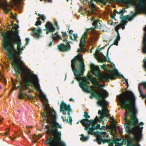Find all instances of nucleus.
<instances>
[{
	"label": "nucleus",
	"instance_id": "nucleus-1",
	"mask_svg": "<svg viewBox=\"0 0 146 146\" xmlns=\"http://www.w3.org/2000/svg\"><path fill=\"white\" fill-rule=\"evenodd\" d=\"M117 97L121 108L125 110L124 120L126 131L128 133L134 134L135 136L133 140L138 142L141 139L144 123L141 122L138 123V119L134 115L135 112L134 96L131 92L126 91Z\"/></svg>",
	"mask_w": 146,
	"mask_h": 146
},
{
	"label": "nucleus",
	"instance_id": "nucleus-2",
	"mask_svg": "<svg viewBox=\"0 0 146 146\" xmlns=\"http://www.w3.org/2000/svg\"><path fill=\"white\" fill-rule=\"evenodd\" d=\"M40 100L44 106V111L41 113L43 120L49 125L46 127L47 133L50 136H53L55 138V140L53 139L50 137L46 141V144L49 145V146H66L65 143L61 141V132H57V128H61V127L56 122L55 111L49 107L47 100Z\"/></svg>",
	"mask_w": 146,
	"mask_h": 146
},
{
	"label": "nucleus",
	"instance_id": "nucleus-3",
	"mask_svg": "<svg viewBox=\"0 0 146 146\" xmlns=\"http://www.w3.org/2000/svg\"><path fill=\"white\" fill-rule=\"evenodd\" d=\"M79 86L84 92L91 94V95L98 99V104L102 106V110H99V113L100 114V117L102 118L104 115H107V112L108 109L106 106L108 105V103L105 100V99L108 96V93L105 90H100L98 89L97 92H100V93L98 94L96 92H92L89 89L86 84V81H83L82 82H79Z\"/></svg>",
	"mask_w": 146,
	"mask_h": 146
},
{
	"label": "nucleus",
	"instance_id": "nucleus-4",
	"mask_svg": "<svg viewBox=\"0 0 146 146\" xmlns=\"http://www.w3.org/2000/svg\"><path fill=\"white\" fill-rule=\"evenodd\" d=\"M71 67L76 78L79 81L84 79L81 77V73L84 70V64L83 58L81 56H78L74 58L71 61Z\"/></svg>",
	"mask_w": 146,
	"mask_h": 146
},
{
	"label": "nucleus",
	"instance_id": "nucleus-5",
	"mask_svg": "<svg viewBox=\"0 0 146 146\" xmlns=\"http://www.w3.org/2000/svg\"><path fill=\"white\" fill-rule=\"evenodd\" d=\"M107 112V115H104L102 118H101L100 117V114L98 113L100 115L99 118L96 117L95 120H90V123L89 124L88 123V120L86 119H83L80 121L81 123L85 127L84 128L85 130H88V134L92 133L93 131L96 129H100V125L98 124L97 122H101L103 124H104V121L103 120V118L104 117H109V116L108 113L109 111L108 110ZM98 113H99V111Z\"/></svg>",
	"mask_w": 146,
	"mask_h": 146
},
{
	"label": "nucleus",
	"instance_id": "nucleus-6",
	"mask_svg": "<svg viewBox=\"0 0 146 146\" xmlns=\"http://www.w3.org/2000/svg\"><path fill=\"white\" fill-rule=\"evenodd\" d=\"M90 68L92 74L98 77L99 80L103 82H104L110 79L114 80L116 76H119L118 72L116 71L113 72L111 74L107 73H104L101 75L100 74L99 67L93 64H91Z\"/></svg>",
	"mask_w": 146,
	"mask_h": 146
},
{
	"label": "nucleus",
	"instance_id": "nucleus-7",
	"mask_svg": "<svg viewBox=\"0 0 146 146\" xmlns=\"http://www.w3.org/2000/svg\"><path fill=\"white\" fill-rule=\"evenodd\" d=\"M90 20L92 21L93 22L92 23V25L94 26V28L91 27L87 29L86 31L83 34L80 41V48L78 49V52H84V51L85 49L84 46L85 42V38L87 37L88 36L87 33L88 31L90 30H94V29L96 28L98 26L97 24L99 22V19H97L96 20L92 17L90 19Z\"/></svg>",
	"mask_w": 146,
	"mask_h": 146
},
{
	"label": "nucleus",
	"instance_id": "nucleus-8",
	"mask_svg": "<svg viewBox=\"0 0 146 146\" xmlns=\"http://www.w3.org/2000/svg\"><path fill=\"white\" fill-rule=\"evenodd\" d=\"M125 11L124 9H123L121 10L118 12V14H121L120 16V18L122 19V21L120 23L115 27V30L117 31L118 29H120L121 28L122 29H123L125 28L124 26L126 25V23L127 22V20L131 21L133 19L136 15L137 13L136 11V13H134L132 15L129 16L127 15L124 17L123 16V14L124 13Z\"/></svg>",
	"mask_w": 146,
	"mask_h": 146
},
{
	"label": "nucleus",
	"instance_id": "nucleus-9",
	"mask_svg": "<svg viewBox=\"0 0 146 146\" xmlns=\"http://www.w3.org/2000/svg\"><path fill=\"white\" fill-rule=\"evenodd\" d=\"M70 108V104L67 105L63 101L61 102L60 106V111L64 114H66V112H67V114L68 115V118L66 119L64 116H62L61 118L63 121H66L68 123L71 124L72 123V119L70 115V112L71 111Z\"/></svg>",
	"mask_w": 146,
	"mask_h": 146
},
{
	"label": "nucleus",
	"instance_id": "nucleus-10",
	"mask_svg": "<svg viewBox=\"0 0 146 146\" xmlns=\"http://www.w3.org/2000/svg\"><path fill=\"white\" fill-rule=\"evenodd\" d=\"M139 4L136 5L135 9L137 13L143 12L146 14V0H137Z\"/></svg>",
	"mask_w": 146,
	"mask_h": 146
},
{
	"label": "nucleus",
	"instance_id": "nucleus-11",
	"mask_svg": "<svg viewBox=\"0 0 146 146\" xmlns=\"http://www.w3.org/2000/svg\"><path fill=\"white\" fill-rule=\"evenodd\" d=\"M116 1L117 2H122L132 5H134L135 4L134 0H95L97 2H99L104 4H106L108 1Z\"/></svg>",
	"mask_w": 146,
	"mask_h": 146
},
{
	"label": "nucleus",
	"instance_id": "nucleus-12",
	"mask_svg": "<svg viewBox=\"0 0 146 146\" xmlns=\"http://www.w3.org/2000/svg\"><path fill=\"white\" fill-rule=\"evenodd\" d=\"M108 138V135L107 134L106 132H101L99 133V135L97 137L96 141L99 144H100L102 142L103 143H105L104 140L105 139H103L102 137Z\"/></svg>",
	"mask_w": 146,
	"mask_h": 146
},
{
	"label": "nucleus",
	"instance_id": "nucleus-13",
	"mask_svg": "<svg viewBox=\"0 0 146 146\" xmlns=\"http://www.w3.org/2000/svg\"><path fill=\"white\" fill-rule=\"evenodd\" d=\"M86 77L88 80H90L92 83V84L94 86H97L98 87V88L100 87L103 86V84H99L98 81L97 79L95 77H94L90 75L89 74L87 75Z\"/></svg>",
	"mask_w": 146,
	"mask_h": 146
},
{
	"label": "nucleus",
	"instance_id": "nucleus-14",
	"mask_svg": "<svg viewBox=\"0 0 146 146\" xmlns=\"http://www.w3.org/2000/svg\"><path fill=\"white\" fill-rule=\"evenodd\" d=\"M31 30L32 32L31 35L34 37L37 38L40 37L41 31L40 28H38L37 29L32 28L31 29Z\"/></svg>",
	"mask_w": 146,
	"mask_h": 146
},
{
	"label": "nucleus",
	"instance_id": "nucleus-15",
	"mask_svg": "<svg viewBox=\"0 0 146 146\" xmlns=\"http://www.w3.org/2000/svg\"><path fill=\"white\" fill-rule=\"evenodd\" d=\"M58 49L61 51L67 52L70 48V45L68 43L66 44H60L57 46Z\"/></svg>",
	"mask_w": 146,
	"mask_h": 146
},
{
	"label": "nucleus",
	"instance_id": "nucleus-16",
	"mask_svg": "<svg viewBox=\"0 0 146 146\" xmlns=\"http://www.w3.org/2000/svg\"><path fill=\"white\" fill-rule=\"evenodd\" d=\"M46 29L44 30H47L46 34H48L49 32H53L55 31V29L53 26L52 24L50 22H47L45 25Z\"/></svg>",
	"mask_w": 146,
	"mask_h": 146
},
{
	"label": "nucleus",
	"instance_id": "nucleus-17",
	"mask_svg": "<svg viewBox=\"0 0 146 146\" xmlns=\"http://www.w3.org/2000/svg\"><path fill=\"white\" fill-rule=\"evenodd\" d=\"M111 125V135L113 136L114 134L115 133V128L116 124L115 123V121L113 117H110Z\"/></svg>",
	"mask_w": 146,
	"mask_h": 146
},
{
	"label": "nucleus",
	"instance_id": "nucleus-18",
	"mask_svg": "<svg viewBox=\"0 0 146 146\" xmlns=\"http://www.w3.org/2000/svg\"><path fill=\"white\" fill-rule=\"evenodd\" d=\"M145 33L143 38V52L144 53H146V26L144 28Z\"/></svg>",
	"mask_w": 146,
	"mask_h": 146
},
{
	"label": "nucleus",
	"instance_id": "nucleus-19",
	"mask_svg": "<svg viewBox=\"0 0 146 146\" xmlns=\"http://www.w3.org/2000/svg\"><path fill=\"white\" fill-rule=\"evenodd\" d=\"M118 139H116L111 140L110 139H106L104 141L105 143H108L109 146H112L113 144L116 142V140H117Z\"/></svg>",
	"mask_w": 146,
	"mask_h": 146
},
{
	"label": "nucleus",
	"instance_id": "nucleus-20",
	"mask_svg": "<svg viewBox=\"0 0 146 146\" xmlns=\"http://www.w3.org/2000/svg\"><path fill=\"white\" fill-rule=\"evenodd\" d=\"M22 89L21 88L20 86H19V90L18 93V98L19 99H22L25 98V96L26 95L24 92H22L21 91Z\"/></svg>",
	"mask_w": 146,
	"mask_h": 146
},
{
	"label": "nucleus",
	"instance_id": "nucleus-21",
	"mask_svg": "<svg viewBox=\"0 0 146 146\" xmlns=\"http://www.w3.org/2000/svg\"><path fill=\"white\" fill-rule=\"evenodd\" d=\"M42 137V136L41 134H39L38 135H34L33 136L32 142L33 143H34L36 142L37 140L41 138Z\"/></svg>",
	"mask_w": 146,
	"mask_h": 146
},
{
	"label": "nucleus",
	"instance_id": "nucleus-22",
	"mask_svg": "<svg viewBox=\"0 0 146 146\" xmlns=\"http://www.w3.org/2000/svg\"><path fill=\"white\" fill-rule=\"evenodd\" d=\"M119 29H118L117 31L116 30H115V31L117 32V35L116 38V39L114 40L113 42V44L115 45H118V42L119 40H120V37L119 36V34L118 32V30Z\"/></svg>",
	"mask_w": 146,
	"mask_h": 146
},
{
	"label": "nucleus",
	"instance_id": "nucleus-23",
	"mask_svg": "<svg viewBox=\"0 0 146 146\" xmlns=\"http://www.w3.org/2000/svg\"><path fill=\"white\" fill-rule=\"evenodd\" d=\"M0 81L1 82L3 81L5 85H6L7 84V81L4 77L3 74L1 71H0Z\"/></svg>",
	"mask_w": 146,
	"mask_h": 146
},
{
	"label": "nucleus",
	"instance_id": "nucleus-24",
	"mask_svg": "<svg viewBox=\"0 0 146 146\" xmlns=\"http://www.w3.org/2000/svg\"><path fill=\"white\" fill-rule=\"evenodd\" d=\"M132 141H131L130 142H128L127 145V146H140L139 143L137 142L136 143H134L133 144H132Z\"/></svg>",
	"mask_w": 146,
	"mask_h": 146
},
{
	"label": "nucleus",
	"instance_id": "nucleus-25",
	"mask_svg": "<svg viewBox=\"0 0 146 146\" xmlns=\"http://www.w3.org/2000/svg\"><path fill=\"white\" fill-rule=\"evenodd\" d=\"M70 39L72 40H76L78 37L77 34H74L72 35H70L69 36Z\"/></svg>",
	"mask_w": 146,
	"mask_h": 146
},
{
	"label": "nucleus",
	"instance_id": "nucleus-26",
	"mask_svg": "<svg viewBox=\"0 0 146 146\" xmlns=\"http://www.w3.org/2000/svg\"><path fill=\"white\" fill-rule=\"evenodd\" d=\"M52 38L54 40H58L60 38V36L57 33H55L52 36Z\"/></svg>",
	"mask_w": 146,
	"mask_h": 146
},
{
	"label": "nucleus",
	"instance_id": "nucleus-27",
	"mask_svg": "<svg viewBox=\"0 0 146 146\" xmlns=\"http://www.w3.org/2000/svg\"><path fill=\"white\" fill-rule=\"evenodd\" d=\"M90 6L91 8V9L92 11H93L95 8V5L93 3L92 1L91 0L90 5Z\"/></svg>",
	"mask_w": 146,
	"mask_h": 146
},
{
	"label": "nucleus",
	"instance_id": "nucleus-28",
	"mask_svg": "<svg viewBox=\"0 0 146 146\" xmlns=\"http://www.w3.org/2000/svg\"><path fill=\"white\" fill-rule=\"evenodd\" d=\"M81 136H82L80 139L81 140H83L84 141H87L88 138V137H84L83 134H82Z\"/></svg>",
	"mask_w": 146,
	"mask_h": 146
},
{
	"label": "nucleus",
	"instance_id": "nucleus-29",
	"mask_svg": "<svg viewBox=\"0 0 146 146\" xmlns=\"http://www.w3.org/2000/svg\"><path fill=\"white\" fill-rule=\"evenodd\" d=\"M116 14H118V12L115 9H114L113 11V15H112V14H111V17L112 19L114 18Z\"/></svg>",
	"mask_w": 146,
	"mask_h": 146
},
{
	"label": "nucleus",
	"instance_id": "nucleus-30",
	"mask_svg": "<svg viewBox=\"0 0 146 146\" xmlns=\"http://www.w3.org/2000/svg\"><path fill=\"white\" fill-rule=\"evenodd\" d=\"M38 20L36 22L35 25L36 26L40 25L42 23L40 21V19L39 18H37Z\"/></svg>",
	"mask_w": 146,
	"mask_h": 146
},
{
	"label": "nucleus",
	"instance_id": "nucleus-31",
	"mask_svg": "<svg viewBox=\"0 0 146 146\" xmlns=\"http://www.w3.org/2000/svg\"><path fill=\"white\" fill-rule=\"evenodd\" d=\"M83 116L86 119H88L90 117L89 115L88 114V112H84Z\"/></svg>",
	"mask_w": 146,
	"mask_h": 146
},
{
	"label": "nucleus",
	"instance_id": "nucleus-32",
	"mask_svg": "<svg viewBox=\"0 0 146 146\" xmlns=\"http://www.w3.org/2000/svg\"><path fill=\"white\" fill-rule=\"evenodd\" d=\"M10 131V129L9 128H7L6 129V132L5 133V135L7 136L9 135Z\"/></svg>",
	"mask_w": 146,
	"mask_h": 146
},
{
	"label": "nucleus",
	"instance_id": "nucleus-33",
	"mask_svg": "<svg viewBox=\"0 0 146 146\" xmlns=\"http://www.w3.org/2000/svg\"><path fill=\"white\" fill-rule=\"evenodd\" d=\"M115 146H123L122 143H119L117 142L115 143Z\"/></svg>",
	"mask_w": 146,
	"mask_h": 146
},
{
	"label": "nucleus",
	"instance_id": "nucleus-34",
	"mask_svg": "<svg viewBox=\"0 0 146 146\" xmlns=\"http://www.w3.org/2000/svg\"><path fill=\"white\" fill-rule=\"evenodd\" d=\"M39 15V16L40 17L41 19L42 20L44 21L46 17L43 15Z\"/></svg>",
	"mask_w": 146,
	"mask_h": 146
},
{
	"label": "nucleus",
	"instance_id": "nucleus-35",
	"mask_svg": "<svg viewBox=\"0 0 146 146\" xmlns=\"http://www.w3.org/2000/svg\"><path fill=\"white\" fill-rule=\"evenodd\" d=\"M94 86H90V88L92 90V92L95 91H96V90L95 89V87Z\"/></svg>",
	"mask_w": 146,
	"mask_h": 146
},
{
	"label": "nucleus",
	"instance_id": "nucleus-36",
	"mask_svg": "<svg viewBox=\"0 0 146 146\" xmlns=\"http://www.w3.org/2000/svg\"><path fill=\"white\" fill-rule=\"evenodd\" d=\"M101 68L103 70H105L106 69V66L105 64H103L102 65L100 66Z\"/></svg>",
	"mask_w": 146,
	"mask_h": 146
},
{
	"label": "nucleus",
	"instance_id": "nucleus-37",
	"mask_svg": "<svg viewBox=\"0 0 146 146\" xmlns=\"http://www.w3.org/2000/svg\"><path fill=\"white\" fill-rule=\"evenodd\" d=\"M143 63H144V67L146 71V59L144 60Z\"/></svg>",
	"mask_w": 146,
	"mask_h": 146
},
{
	"label": "nucleus",
	"instance_id": "nucleus-38",
	"mask_svg": "<svg viewBox=\"0 0 146 146\" xmlns=\"http://www.w3.org/2000/svg\"><path fill=\"white\" fill-rule=\"evenodd\" d=\"M12 83L13 85L14 86L13 87V88L11 90V92L13 91L14 89H16V87H15L16 85L12 81Z\"/></svg>",
	"mask_w": 146,
	"mask_h": 146
},
{
	"label": "nucleus",
	"instance_id": "nucleus-39",
	"mask_svg": "<svg viewBox=\"0 0 146 146\" xmlns=\"http://www.w3.org/2000/svg\"><path fill=\"white\" fill-rule=\"evenodd\" d=\"M63 34V36L65 37H67L68 36L66 33V32H62Z\"/></svg>",
	"mask_w": 146,
	"mask_h": 146
},
{
	"label": "nucleus",
	"instance_id": "nucleus-40",
	"mask_svg": "<svg viewBox=\"0 0 146 146\" xmlns=\"http://www.w3.org/2000/svg\"><path fill=\"white\" fill-rule=\"evenodd\" d=\"M141 96L142 98H146V94H143L141 92Z\"/></svg>",
	"mask_w": 146,
	"mask_h": 146
},
{
	"label": "nucleus",
	"instance_id": "nucleus-41",
	"mask_svg": "<svg viewBox=\"0 0 146 146\" xmlns=\"http://www.w3.org/2000/svg\"><path fill=\"white\" fill-rule=\"evenodd\" d=\"M40 1H44L45 2H52V0H40Z\"/></svg>",
	"mask_w": 146,
	"mask_h": 146
},
{
	"label": "nucleus",
	"instance_id": "nucleus-42",
	"mask_svg": "<svg viewBox=\"0 0 146 146\" xmlns=\"http://www.w3.org/2000/svg\"><path fill=\"white\" fill-rule=\"evenodd\" d=\"M73 31L72 30H69V33L70 34V35H72V33H73Z\"/></svg>",
	"mask_w": 146,
	"mask_h": 146
},
{
	"label": "nucleus",
	"instance_id": "nucleus-43",
	"mask_svg": "<svg viewBox=\"0 0 146 146\" xmlns=\"http://www.w3.org/2000/svg\"><path fill=\"white\" fill-rule=\"evenodd\" d=\"M11 18H13L14 19H15L16 18V17L15 16H14L13 14L11 13Z\"/></svg>",
	"mask_w": 146,
	"mask_h": 146
},
{
	"label": "nucleus",
	"instance_id": "nucleus-44",
	"mask_svg": "<svg viewBox=\"0 0 146 146\" xmlns=\"http://www.w3.org/2000/svg\"><path fill=\"white\" fill-rule=\"evenodd\" d=\"M25 41L26 42V44H27L29 42V39L28 38H26L25 39Z\"/></svg>",
	"mask_w": 146,
	"mask_h": 146
},
{
	"label": "nucleus",
	"instance_id": "nucleus-45",
	"mask_svg": "<svg viewBox=\"0 0 146 146\" xmlns=\"http://www.w3.org/2000/svg\"><path fill=\"white\" fill-rule=\"evenodd\" d=\"M27 96V95L26 96ZM27 97L29 98H32V95H27Z\"/></svg>",
	"mask_w": 146,
	"mask_h": 146
},
{
	"label": "nucleus",
	"instance_id": "nucleus-46",
	"mask_svg": "<svg viewBox=\"0 0 146 146\" xmlns=\"http://www.w3.org/2000/svg\"><path fill=\"white\" fill-rule=\"evenodd\" d=\"M17 136H14L12 138H11V139L12 140H13L17 138Z\"/></svg>",
	"mask_w": 146,
	"mask_h": 146
},
{
	"label": "nucleus",
	"instance_id": "nucleus-47",
	"mask_svg": "<svg viewBox=\"0 0 146 146\" xmlns=\"http://www.w3.org/2000/svg\"><path fill=\"white\" fill-rule=\"evenodd\" d=\"M27 128H33V127H32V126H27Z\"/></svg>",
	"mask_w": 146,
	"mask_h": 146
},
{
	"label": "nucleus",
	"instance_id": "nucleus-48",
	"mask_svg": "<svg viewBox=\"0 0 146 146\" xmlns=\"http://www.w3.org/2000/svg\"><path fill=\"white\" fill-rule=\"evenodd\" d=\"M106 60L107 61H108L110 62V58H108L107 59H106Z\"/></svg>",
	"mask_w": 146,
	"mask_h": 146
},
{
	"label": "nucleus",
	"instance_id": "nucleus-49",
	"mask_svg": "<svg viewBox=\"0 0 146 146\" xmlns=\"http://www.w3.org/2000/svg\"><path fill=\"white\" fill-rule=\"evenodd\" d=\"M144 88H146V83L144 84Z\"/></svg>",
	"mask_w": 146,
	"mask_h": 146
},
{
	"label": "nucleus",
	"instance_id": "nucleus-50",
	"mask_svg": "<svg viewBox=\"0 0 146 146\" xmlns=\"http://www.w3.org/2000/svg\"><path fill=\"white\" fill-rule=\"evenodd\" d=\"M125 82L127 84H128V82H127V81L125 79Z\"/></svg>",
	"mask_w": 146,
	"mask_h": 146
},
{
	"label": "nucleus",
	"instance_id": "nucleus-51",
	"mask_svg": "<svg viewBox=\"0 0 146 146\" xmlns=\"http://www.w3.org/2000/svg\"><path fill=\"white\" fill-rule=\"evenodd\" d=\"M52 42H51L50 43V44H49V46H51L52 45Z\"/></svg>",
	"mask_w": 146,
	"mask_h": 146
},
{
	"label": "nucleus",
	"instance_id": "nucleus-52",
	"mask_svg": "<svg viewBox=\"0 0 146 146\" xmlns=\"http://www.w3.org/2000/svg\"><path fill=\"white\" fill-rule=\"evenodd\" d=\"M72 100V98H70L69 99V101H71Z\"/></svg>",
	"mask_w": 146,
	"mask_h": 146
},
{
	"label": "nucleus",
	"instance_id": "nucleus-53",
	"mask_svg": "<svg viewBox=\"0 0 146 146\" xmlns=\"http://www.w3.org/2000/svg\"><path fill=\"white\" fill-rule=\"evenodd\" d=\"M102 62H105L106 61V60H105L103 59V60H102Z\"/></svg>",
	"mask_w": 146,
	"mask_h": 146
},
{
	"label": "nucleus",
	"instance_id": "nucleus-54",
	"mask_svg": "<svg viewBox=\"0 0 146 146\" xmlns=\"http://www.w3.org/2000/svg\"><path fill=\"white\" fill-rule=\"evenodd\" d=\"M63 41L64 42L66 41V42L68 41L66 39H65Z\"/></svg>",
	"mask_w": 146,
	"mask_h": 146
},
{
	"label": "nucleus",
	"instance_id": "nucleus-55",
	"mask_svg": "<svg viewBox=\"0 0 146 146\" xmlns=\"http://www.w3.org/2000/svg\"><path fill=\"white\" fill-rule=\"evenodd\" d=\"M57 24V23L56 22H55L54 23V25H56Z\"/></svg>",
	"mask_w": 146,
	"mask_h": 146
},
{
	"label": "nucleus",
	"instance_id": "nucleus-56",
	"mask_svg": "<svg viewBox=\"0 0 146 146\" xmlns=\"http://www.w3.org/2000/svg\"><path fill=\"white\" fill-rule=\"evenodd\" d=\"M17 136H18V137H20V135H18Z\"/></svg>",
	"mask_w": 146,
	"mask_h": 146
},
{
	"label": "nucleus",
	"instance_id": "nucleus-57",
	"mask_svg": "<svg viewBox=\"0 0 146 146\" xmlns=\"http://www.w3.org/2000/svg\"><path fill=\"white\" fill-rule=\"evenodd\" d=\"M74 82V80H73L72 82V83L73 84Z\"/></svg>",
	"mask_w": 146,
	"mask_h": 146
},
{
	"label": "nucleus",
	"instance_id": "nucleus-58",
	"mask_svg": "<svg viewBox=\"0 0 146 146\" xmlns=\"http://www.w3.org/2000/svg\"><path fill=\"white\" fill-rule=\"evenodd\" d=\"M98 51V49H97L96 50V52Z\"/></svg>",
	"mask_w": 146,
	"mask_h": 146
},
{
	"label": "nucleus",
	"instance_id": "nucleus-59",
	"mask_svg": "<svg viewBox=\"0 0 146 146\" xmlns=\"http://www.w3.org/2000/svg\"><path fill=\"white\" fill-rule=\"evenodd\" d=\"M1 88V86L0 85V88Z\"/></svg>",
	"mask_w": 146,
	"mask_h": 146
},
{
	"label": "nucleus",
	"instance_id": "nucleus-60",
	"mask_svg": "<svg viewBox=\"0 0 146 146\" xmlns=\"http://www.w3.org/2000/svg\"><path fill=\"white\" fill-rule=\"evenodd\" d=\"M96 52L95 54H94V55H96Z\"/></svg>",
	"mask_w": 146,
	"mask_h": 146
},
{
	"label": "nucleus",
	"instance_id": "nucleus-61",
	"mask_svg": "<svg viewBox=\"0 0 146 146\" xmlns=\"http://www.w3.org/2000/svg\"><path fill=\"white\" fill-rule=\"evenodd\" d=\"M145 103H146V100H145Z\"/></svg>",
	"mask_w": 146,
	"mask_h": 146
},
{
	"label": "nucleus",
	"instance_id": "nucleus-62",
	"mask_svg": "<svg viewBox=\"0 0 146 146\" xmlns=\"http://www.w3.org/2000/svg\"><path fill=\"white\" fill-rule=\"evenodd\" d=\"M29 131L30 132V130H29Z\"/></svg>",
	"mask_w": 146,
	"mask_h": 146
},
{
	"label": "nucleus",
	"instance_id": "nucleus-63",
	"mask_svg": "<svg viewBox=\"0 0 146 146\" xmlns=\"http://www.w3.org/2000/svg\"><path fill=\"white\" fill-rule=\"evenodd\" d=\"M21 133H23V132L22 131L21 132Z\"/></svg>",
	"mask_w": 146,
	"mask_h": 146
},
{
	"label": "nucleus",
	"instance_id": "nucleus-64",
	"mask_svg": "<svg viewBox=\"0 0 146 146\" xmlns=\"http://www.w3.org/2000/svg\"><path fill=\"white\" fill-rule=\"evenodd\" d=\"M66 1H68V0H66Z\"/></svg>",
	"mask_w": 146,
	"mask_h": 146
}]
</instances>
